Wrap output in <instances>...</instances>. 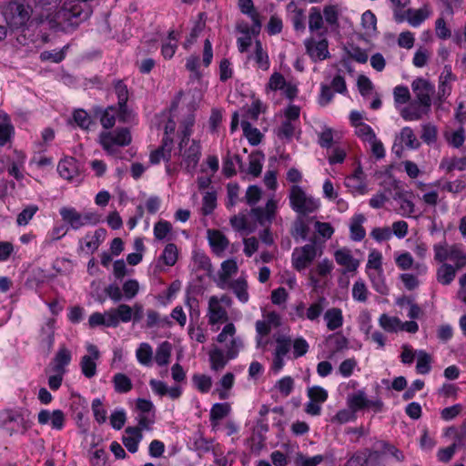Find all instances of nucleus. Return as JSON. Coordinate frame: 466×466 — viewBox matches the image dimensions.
<instances>
[{
    "label": "nucleus",
    "mask_w": 466,
    "mask_h": 466,
    "mask_svg": "<svg viewBox=\"0 0 466 466\" xmlns=\"http://www.w3.org/2000/svg\"><path fill=\"white\" fill-rule=\"evenodd\" d=\"M136 357L141 365L151 366L153 358L152 347L147 342L140 343L136 350Z\"/></svg>",
    "instance_id": "44"
},
{
    "label": "nucleus",
    "mask_w": 466,
    "mask_h": 466,
    "mask_svg": "<svg viewBox=\"0 0 466 466\" xmlns=\"http://www.w3.org/2000/svg\"><path fill=\"white\" fill-rule=\"evenodd\" d=\"M350 60H340L337 65L339 74L333 78L331 87L338 93L344 94L347 91L346 82L344 77L340 75L342 72L347 71L352 74L353 70L350 63Z\"/></svg>",
    "instance_id": "32"
},
{
    "label": "nucleus",
    "mask_w": 466,
    "mask_h": 466,
    "mask_svg": "<svg viewBox=\"0 0 466 466\" xmlns=\"http://www.w3.org/2000/svg\"><path fill=\"white\" fill-rule=\"evenodd\" d=\"M192 382L195 388L201 393H207L212 387V379L206 374H194L192 376Z\"/></svg>",
    "instance_id": "54"
},
{
    "label": "nucleus",
    "mask_w": 466,
    "mask_h": 466,
    "mask_svg": "<svg viewBox=\"0 0 466 466\" xmlns=\"http://www.w3.org/2000/svg\"><path fill=\"white\" fill-rule=\"evenodd\" d=\"M40 425H50L53 430L61 431L65 427L66 415L61 410H41L37 415Z\"/></svg>",
    "instance_id": "15"
},
{
    "label": "nucleus",
    "mask_w": 466,
    "mask_h": 466,
    "mask_svg": "<svg viewBox=\"0 0 466 466\" xmlns=\"http://www.w3.org/2000/svg\"><path fill=\"white\" fill-rule=\"evenodd\" d=\"M59 214L62 219L69 224L74 230L87 225H96L100 222V217L96 213L90 211L80 213L75 208L64 207L60 208Z\"/></svg>",
    "instance_id": "9"
},
{
    "label": "nucleus",
    "mask_w": 466,
    "mask_h": 466,
    "mask_svg": "<svg viewBox=\"0 0 466 466\" xmlns=\"http://www.w3.org/2000/svg\"><path fill=\"white\" fill-rule=\"evenodd\" d=\"M34 9L40 23L62 31L76 27L90 15L86 5L76 0H34Z\"/></svg>",
    "instance_id": "1"
},
{
    "label": "nucleus",
    "mask_w": 466,
    "mask_h": 466,
    "mask_svg": "<svg viewBox=\"0 0 466 466\" xmlns=\"http://www.w3.org/2000/svg\"><path fill=\"white\" fill-rule=\"evenodd\" d=\"M412 192L403 189H397L393 199L398 203V213L402 217L410 218L415 212V204L412 201Z\"/></svg>",
    "instance_id": "18"
},
{
    "label": "nucleus",
    "mask_w": 466,
    "mask_h": 466,
    "mask_svg": "<svg viewBox=\"0 0 466 466\" xmlns=\"http://www.w3.org/2000/svg\"><path fill=\"white\" fill-rule=\"evenodd\" d=\"M108 311V324L111 328H116L120 322L127 323L132 320L133 309L127 304H119L116 308Z\"/></svg>",
    "instance_id": "21"
},
{
    "label": "nucleus",
    "mask_w": 466,
    "mask_h": 466,
    "mask_svg": "<svg viewBox=\"0 0 466 466\" xmlns=\"http://www.w3.org/2000/svg\"><path fill=\"white\" fill-rule=\"evenodd\" d=\"M434 259L437 262L451 261L452 266L461 269L466 266V252L461 245L439 243L433 246Z\"/></svg>",
    "instance_id": "6"
},
{
    "label": "nucleus",
    "mask_w": 466,
    "mask_h": 466,
    "mask_svg": "<svg viewBox=\"0 0 466 466\" xmlns=\"http://www.w3.org/2000/svg\"><path fill=\"white\" fill-rule=\"evenodd\" d=\"M178 250L174 243H168L160 256L159 259L164 262L166 266H174L177 260Z\"/></svg>",
    "instance_id": "52"
},
{
    "label": "nucleus",
    "mask_w": 466,
    "mask_h": 466,
    "mask_svg": "<svg viewBox=\"0 0 466 466\" xmlns=\"http://www.w3.org/2000/svg\"><path fill=\"white\" fill-rule=\"evenodd\" d=\"M431 10L428 6L424 5L419 9L407 8L403 12V22L407 21L411 26H420L429 16Z\"/></svg>",
    "instance_id": "27"
},
{
    "label": "nucleus",
    "mask_w": 466,
    "mask_h": 466,
    "mask_svg": "<svg viewBox=\"0 0 466 466\" xmlns=\"http://www.w3.org/2000/svg\"><path fill=\"white\" fill-rule=\"evenodd\" d=\"M99 143L109 155H115L116 147H126L131 143V135L126 127L102 132L99 136Z\"/></svg>",
    "instance_id": "10"
},
{
    "label": "nucleus",
    "mask_w": 466,
    "mask_h": 466,
    "mask_svg": "<svg viewBox=\"0 0 466 466\" xmlns=\"http://www.w3.org/2000/svg\"><path fill=\"white\" fill-rule=\"evenodd\" d=\"M368 277L371 282L372 288L380 295H388L389 288L385 281V277L382 270L368 271Z\"/></svg>",
    "instance_id": "40"
},
{
    "label": "nucleus",
    "mask_w": 466,
    "mask_h": 466,
    "mask_svg": "<svg viewBox=\"0 0 466 466\" xmlns=\"http://www.w3.org/2000/svg\"><path fill=\"white\" fill-rule=\"evenodd\" d=\"M277 208V201L270 198L267 201L265 208H253L250 214L260 226L268 227L275 218Z\"/></svg>",
    "instance_id": "14"
},
{
    "label": "nucleus",
    "mask_w": 466,
    "mask_h": 466,
    "mask_svg": "<svg viewBox=\"0 0 466 466\" xmlns=\"http://www.w3.org/2000/svg\"><path fill=\"white\" fill-rule=\"evenodd\" d=\"M238 265L234 259H228L221 264V270L219 272V287L223 289H226V283L230 281V277L237 273Z\"/></svg>",
    "instance_id": "41"
},
{
    "label": "nucleus",
    "mask_w": 466,
    "mask_h": 466,
    "mask_svg": "<svg viewBox=\"0 0 466 466\" xmlns=\"http://www.w3.org/2000/svg\"><path fill=\"white\" fill-rule=\"evenodd\" d=\"M324 320L329 330L333 331L339 329L343 325L341 309L339 308L329 309L324 314Z\"/></svg>",
    "instance_id": "35"
},
{
    "label": "nucleus",
    "mask_w": 466,
    "mask_h": 466,
    "mask_svg": "<svg viewBox=\"0 0 466 466\" xmlns=\"http://www.w3.org/2000/svg\"><path fill=\"white\" fill-rule=\"evenodd\" d=\"M369 290L362 279H358L352 286V298L358 302H366L368 299Z\"/></svg>",
    "instance_id": "57"
},
{
    "label": "nucleus",
    "mask_w": 466,
    "mask_h": 466,
    "mask_svg": "<svg viewBox=\"0 0 466 466\" xmlns=\"http://www.w3.org/2000/svg\"><path fill=\"white\" fill-rule=\"evenodd\" d=\"M172 345L168 341H163L156 350L155 360L158 366H167L170 361Z\"/></svg>",
    "instance_id": "43"
},
{
    "label": "nucleus",
    "mask_w": 466,
    "mask_h": 466,
    "mask_svg": "<svg viewBox=\"0 0 466 466\" xmlns=\"http://www.w3.org/2000/svg\"><path fill=\"white\" fill-rule=\"evenodd\" d=\"M393 13V19L396 23H403V12L408 8L410 0H389Z\"/></svg>",
    "instance_id": "48"
},
{
    "label": "nucleus",
    "mask_w": 466,
    "mask_h": 466,
    "mask_svg": "<svg viewBox=\"0 0 466 466\" xmlns=\"http://www.w3.org/2000/svg\"><path fill=\"white\" fill-rule=\"evenodd\" d=\"M238 164L241 167V158L238 155L229 156L223 160L222 171L227 177H231L236 174L235 165Z\"/></svg>",
    "instance_id": "56"
},
{
    "label": "nucleus",
    "mask_w": 466,
    "mask_h": 466,
    "mask_svg": "<svg viewBox=\"0 0 466 466\" xmlns=\"http://www.w3.org/2000/svg\"><path fill=\"white\" fill-rule=\"evenodd\" d=\"M32 8L25 0H14L3 7V15L7 25L14 29L24 27L30 18Z\"/></svg>",
    "instance_id": "5"
},
{
    "label": "nucleus",
    "mask_w": 466,
    "mask_h": 466,
    "mask_svg": "<svg viewBox=\"0 0 466 466\" xmlns=\"http://www.w3.org/2000/svg\"><path fill=\"white\" fill-rule=\"evenodd\" d=\"M106 238V230L99 228L93 234L86 233L85 237L79 239V249L86 253H94L104 242Z\"/></svg>",
    "instance_id": "16"
},
{
    "label": "nucleus",
    "mask_w": 466,
    "mask_h": 466,
    "mask_svg": "<svg viewBox=\"0 0 466 466\" xmlns=\"http://www.w3.org/2000/svg\"><path fill=\"white\" fill-rule=\"evenodd\" d=\"M179 39V33L175 30H171L168 33L167 39L162 43L161 53L164 58H172L176 53L177 47V42Z\"/></svg>",
    "instance_id": "39"
},
{
    "label": "nucleus",
    "mask_w": 466,
    "mask_h": 466,
    "mask_svg": "<svg viewBox=\"0 0 466 466\" xmlns=\"http://www.w3.org/2000/svg\"><path fill=\"white\" fill-rule=\"evenodd\" d=\"M208 323L215 325L228 319V313L225 308L219 304L218 298L212 296L208 301Z\"/></svg>",
    "instance_id": "25"
},
{
    "label": "nucleus",
    "mask_w": 466,
    "mask_h": 466,
    "mask_svg": "<svg viewBox=\"0 0 466 466\" xmlns=\"http://www.w3.org/2000/svg\"><path fill=\"white\" fill-rule=\"evenodd\" d=\"M248 287V281L244 277H239L226 283V289H231L241 303H247L249 299Z\"/></svg>",
    "instance_id": "31"
},
{
    "label": "nucleus",
    "mask_w": 466,
    "mask_h": 466,
    "mask_svg": "<svg viewBox=\"0 0 466 466\" xmlns=\"http://www.w3.org/2000/svg\"><path fill=\"white\" fill-rule=\"evenodd\" d=\"M412 91L416 96V100L420 101L426 106H431V96L434 92V86L426 79L416 78L411 84Z\"/></svg>",
    "instance_id": "19"
},
{
    "label": "nucleus",
    "mask_w": 466,
    "mask_h": 466,
    "mask_svg": "<svg viewBox=\"0 0 466 466\" xmlns=\"http://www.w3.org/2000/svg\"><path fill=\"white\" fill-rule=\"evenodd\" d=\"M291 348L293 349L292 358L299 359L307 354L309 345L304 338L298 337L292 340Z\"/></svg>",
    "instance_id": "60"
},
{
    "label": "nucleus",
    "mask_w": 466,
    "mask_h": 466,
    "mask_svg": "<svg viewBox=\"0 0 466 466\" xmlns=\"http://www.w3.org/2000/svg\"><path fill=\"white\" fill-rule=\"evenodd\" d=\"M275 388L282 396L288 397L294 389V380L290 376H285L276 382Z\"/></svg>",
    "instance_id": "62"
},
{
    "label": "nucleus",
    "mask_w": 466,
    "mask_h": 466,
    "mask_svg": "<svg viewBox=\"0 0 466 466\" xmlns=\"http://www.w3.org/2000/svg\"><path fill=\"white\" fill-rule=\"evenodd\" d=\"M322 254V248L316 240L310 241L300 248H296L291 255V262L293 268L301 271L308 268L317 257Z\"/></svg>",
    "instance_id": "8"
},
{
    "label": "nucleus",
    "mask_w": 466,
    "mask_h": 466,
    "mask_svg": "<svg viewBox=\"0 0 466 466\" xmlns=\"http://www.w3.org/2000/svg\"><path fill=\"white\" fill-rule=\"evenodd\" d=\"M437 127L431 123L422 125L420 137L424 143L428 145L435 143L437 140Z\"/></svg>",
    "instance_id": "63"
},
{
    "label": "nucleus",
    "mask_w": 466,
    "mask_h": 466,
    "mask_svg": "<svg viewBox=\"0 0 466 466\" xmlns=\"http://www.w3.org/2000/svg\"><path fill=\"white\" fill-rule=\"evenodd\" d=\"M345 185L354 193L360 195L367 193L366 177L360 166L354 170L353 174L345 178Z\"/></svg>",
    "instance_id": "23"
},
{
    "label": "nucleus",
    "mask_w": 466,
    "mask_h": 466,
    "mask_svg": "<svg viewBox=\"0 0 466 466\" xmlns=\"http://www.w3.org/2000/svg\"><path fill=\"white\" fill-rule=\"evenodd\" d=\"M299 115L300 107L299 106L289 105L285 108L284 119L274 129L275 135L280 141L289 143L300 135Z\"/></svg>",
    "instance_id": "3"
},
{
    "label": "nucleus",
    "mask_w": 466,
    "mask_h": 466,
    "mask_svg": "<svg viewBox=\"0 0 466 466\" xmlns=\"http://www.w3.org/2000/svg\"><path fill=\"white\" fill-rule=\"evenodd\" d=\"M431 106H426L420 101L414 100L400 110V116L406 121H416L427 115Z\"/></svg>",
    "instance_id": "22"
},
{
    "label": "nucleus",
    "mask_w": 466,
    "mask_h": 466,
    "mask_svg": "<svg viewBox=\"0 0 466 466\" xmlns=\"http://www.w3.org/2000/svg\"><path fill=\"white\" fill-rule=\"evenodd\" d=\"M217 207V194L215 191H208L202 199L201 212L207 216L211 214Z\"/></svg>",
    "instance_id": "58"
},
{
    "label": "nucleus",
    "mask_w": 466,
    "mask_h": 466,
    "mask_svg": "<svg viewBox=\"0 0 466 466\" xmlns=\"http://www.w3.org/2000/svg\"><path fill=\"white\" fill-rule=\"evenodd\" d=\"M0 426L12 435L14 432L25 433L30 428V423L20 410H4L0 411Z\"/></svg>",
    "instance_id": "11"
},
{
    "label": "nucleus",
    "mask_w": 466,
    "mask_h": 466,
    "mask_svg": "<svg viewBox=\"0 0 466 466\" xmlns=\"http://www.w3.org/2000/svg\"><path fill=\"white\" fill-rule=\"evenodd\" d=\"M172 141L163 138L162 146L150 154L151 164H158L161 160L169 161L171 156Z\"/></svg>",
    "instance_id": "38"
},
{
    "label": "nucleus",
    "mask_w": 466,
    "mask_h": 466,
    "mask_svg": "<svg viewBox=\"0 0 466 466\" xmlns=\"http://www.w3.org/2000/svg\"><path fill=\"white\" fill-rule=\"evenodd\" d=\"M195 122V116L188 112L181 122V139L178 144V153L182 157L181 165L186 171L193 175L201 157V146L197 140H190L191 127Z\"/></svg>",
    "instance_id": "2"
},
{
    "label": "nucleus",
    "mask_w": 466,
    "mask_h": 466,
    "mask_svg": "<svg viewBox=\"0 0 466 466\" xmlns=\"http://www.w3.org/2000/svg\"><path fill=\"white\" fill-rule=\"evenodd\" d=\"M307 54L311 58H328L329 57V43L324 37V33L319 34V38L310 37L304 42Z\"/></svg>",
    "instance_id": "13"
},
{
    "label": "nucleus",
    "mask_w": 466,
    "mask_h": 466,
    "mask_svg": "<svg viewBox=\"0 0 466 466\" xmlns=\"http://www.w3.org/2000/svg\"><path fill=\"white\" fill-rule=\"evenodd\" d=\"M400 139L410 149H417L420 147V142L410 127H405L401 129Z\"/></svg>",
    "instance_id": "53"
},
{
    "label": "nucleus",
    "mask_w": 466,
    "mask_h": 466,
    "mask_svg": "<svg viewBox=\"0 0 466 466\" xmlns=\"http://www.w3.org/2000/svg\"><path fill=\"white\" fill-rule=\"evenodd\" d=\"M115 91L117 96V117L121 122H128L131 119V111L127 106L128 100L127 87L122 81L118 80L115 84Z\"/></svg>",
    "instance_id": "17"
},
{
    "label": "nucleus",
    "mask_w": 466,
    "mask_h": 466,
    "mask_svg": "<svg viewBox=\"0 0 466 466\" xmlns=\"http://www.w3.org/2000/svg\"><path fill=\"white\" fill-rule=\"evenodd\" d=\"M241 346L240 339H233L226 345V352L217 346L211 349L208 352L211 370L216 372L222 370L229 360L238 356Z\"/></svg>",
    "instance_id": "7"
},
{
    "label": "nucleus",
    "mask_w": 466,
    "mask_h": 466,
    "mask_svg": "<svg viewBox=\"0 0 466 466\" xmlns=\"http://www.w3.org/2000/svg\"><path fill=\"white\" fill-rule=\"evenodd\" d=\"M366 218L362 214H357L351 218L350 225V238L354 241H360L366 236V231L362 226Z\"/></svg>",
    "instance_id": "36"
},
{
    "label": "nucleus",
    "mask_w": 466,
    "mask_h": 466,
    "mask_svg": "<svg viewBox=\"0 0 466 466\" xmlns=\"http://www.w3.org/2000/svg\"><path fill=\"white\" fill-rule=\"evenodd\" d=\"M55 324L54 319H48L41 327L39 333L40 345L48 351L53 348L55 342Z\"/></svg>",
    "instance_id": "29"
},
{
    "label": "nucleus",
    "mask_w": 466,
    "mask_h": 466,
    "mask_svg": "<svg viewBox=\"0 0 466 466\" xmlns=\"http://www.w3.org/2000/svg\"><path fill=\"white\" fill-rule=\"evenodd\" d=\"M292 339L289 336L279 335L276 338V348L273 351V359L270 370L278 374L285 366L284 358L290 351Z\"/></svg>",
    "instance_id": "12"
},
{
    "label": "nucleus",
    "mask_w": 466,
    "mask_h": 466,
    "mask_svg": "<svg viewBox=\"0 0 466 466\" xmlns=\"http://www.w3.org/2000/svg\"><path fill=\"white\" fill-rule=\"evenodd\" d=\"M14 134V127L7 114L0 112V146H5Z\"/></svg>",
    "instance_id": "42"
},
{
    "label": "nucleus",
    "mask_w": 466,
    "mask_h": 466,
    "mask_svg": "<svg viewBox=\"0 0 466 466\" xmlns=\"http://www.w3.org/2000/svg\"><path fill=\"white\" fill-rule=\"evenodd\" d=\"M89 355L82 357L80 361L82 373L88 379L96 374V360L99 359V350L96 345L89 344L86 347Z\"/></svg>",
    "instance_id": "20"
},
{
    "label": "nucleus",
    "mask_w": 466,
    "mask_h": 466,
    "mask_svg": "<svg viewBox=\"0 0 466 466\" xmlns=\"http://www.w3.org/2000/svg\"><path fill=\"white\" fill-rule=\"evenodd\" d=\"M238 5L240 12L251 19L252 32H259L261 28L260 15L255 9L253 0H238Z\"/></svg>",
    "instance_id": "28"
},
{
    "label": "nucleus",
    "mask_w": 466,
    "mask_h": 466,
    "mask_svg": "<svg viewBox=\"0 0 466 466\" xmlns=\"http://www.w3.org/2000/svg\"><path fill=\"white\" fill-rule=\"evenodd\" d=\"M57 171L61 177L66 180H72L78 175V167L74 157H66L59 161Z\"/></svg>",
    "instance_id": "33"
},
{
    "label": "nucleus",
    "mask_w": 466,
    "mask_h": 466,
    "mask_svg": "<svg viewBox=\"0 0 466 466\" xmlns=\"http://www.w3.org/2000/svg\"><path fill=\"white\" fill-rule=\"evenodd\" d=\"M241 127L243 129L244 136L247 137L250 145L257 146L260 143L262 134L257 127H253L251 124L245 119L241 121Z\"/></svg>",
    "instance_id": "45"
},
{
    "label": "nucleus",
    "mask_w": 466,
    "mask_h": 466,
    "mask_svg": "<svg viewBox=\"0 0 466 466\" xmlns=\"http://www.w3.org/2000/svg\"><path fill=\"white\" fill-rule=\"evenodd\" d=\"M334 258L336 262L344 268V274L355 272L360 266V261L353 258L350 249L345 248L336 250Z\"/></svg>",
    "instance_id": "24"
},
{
    "label": "nucleus",
    "mask_w": 466,
    "mask_h": 466,
    "mask_svg": "<svg viewBox=\"0 0 466 466\" xmlns=\"http://www.w3.org/2000/svg\"><path fill=\"white\" fill-rule=\"evenodd\" d=\"M289 200L290 208L299 215H308L317 211L320 206L319 199L308 194L302 187L293 185L289 188Z\"/></svg>",
    "instance_id": "4"
},
{
    "label": "nucleus",
    "mask_w": 466,
    "mask_h": 466,
    "mask_svg": "<svg viewBox=\"0 0 466 466\" xmlns=\"http://www.w3.org/2000/svg\"><path fill=\"white\" fill-rule=\"evenodd\" d=\"M208 239L212 250L216 254L222 253L228 246V240L219 230L208 229Z\"/></svg>",
    "instance_id": "34"
},
{
    "label": "nucleus",
    "mask_w": 466,
    "mask_h": 466,
    "mask_svg": "<svg viewBox=\"0 0 466 466\" xmlns=\"http://www.w3.org/2000/svg\"><path fill=\"white\" fill-rule=\"evenodd\" d=\"M349 408L354 412L366 409L367 395L364 390H360L348 398Z\"/></svg>",
    "instance_id": "47"
},
{
    "label": "nucleus",
    "mask_w": 466,
    "mask_h": 466,
    "mask_svg": "<svg viewBox=\"0 0 466 466\" xmlns=\"http://www.w3.org/2000/svg\"><path fill=\"white\" fill-rule=\"evenodd\" d=\"M71 358L70 350L66 347H60L53 360V370L56 373H65L66 367L70 363Z\"/></svg>",
    "instance_id": "37"
},
{
    "label": "nucleus",
    "mask_w": 466,
    "mask_h": 466,
    "mask_svg": "<svg viewBox=\"0 0 466 466\" xmlns=\"http://www.w3.org/2000/svg\"><path fill=\"white\" fill-rule=\"evenodd\" d=\"M324 19L319 7H311L309 15V29L315 32L323 28Z\"/></svg>",
    "instance_id": "50"
},
{
    "label": "nucleus",
    "mask_w": 466,
    "mask_h": 466,
    "mask_svg": "<svg viewBox=\"0 0 466 466\" xmlns=\"http://www.w3.org/2000/svg\"><path fill=\"white\" fill-rule=\"evenodd\" d=\"M142 439L143 433L140 432V429L127 427L125 430V435L122 438V441L129 452L136 453Z\"/></svg>",
    "instance_id": "30"
},
{
    "label": "nucleus",
    "mask_w": 466,
    "mask_h": 466,
    "mask_svg": "<svg viewBox=\"0 0 466 466\" xmlns=\"http://www.w3.org/2000/svg\"><path fill=\"white\" fill-rule=\"evenodd\" d=\"M203 13H200L198 15V19L195 22L188 36L186 38L184 42L185 48L190 47L196 42L200 33L204 30L206 24L205 21L203 20Z\"/></svg>",
    "instance_id": "46"
},
{
    "label": "nucleus",
    "mask_w": 466,
    "mask_h": 466,
    "mask_svg": "<svg viewBox=\"0 0 466 466\" xmlns=\"http://www.w3.org/2000/svg\"><path fill=\"white\" fill-rule=\"evenodd\" d=\"M112 382L115 390L118 393H127L132 390V381L126 374H115Z\"/></svg>",
    "instance_id": "49"
},
{
    "label": "nucleus",
    "mask_w": 466,
    "mask_h": 466,
    "mask_svg": "<svg viewBox=\"0 0 466 466\" xmlns=\"http://www.w3.org/2000/svg\"><path fill=\"white\" fill-rule=\"evenodd\" d=\"M441 265L436 269V280L442 286L451 285L456 278L460 268L448 262H439Z\"/></svg>",
    "instance_id": "26"
},
{
    "label": "nucleus",
    "mask_w": 466,
    "mask_h": 466,
    "mask_svg": "<svg viewBox=\"0 0 466 466\" xmlns=\"http://www.w3.org/2000/svg\"><path fill=\"white\" fill-rule=\"evenodd\" d=\"M400 319L397 317H390L387 314H382L380 317V326L388 332H397L400 328Z\"/></svg>",
    "instance_id": "55"
},
{
    "label": "nucleus",
    "mask_w": 466,
    "mask_h": 466,
    "mask_svg": "<svg viewBox=\"0 0 466 466\" xmlns=\"http://www.w3.org/2000/svg\"><path fill=\"white\" fill-rule=\"evenodd\" d=\"M324 461L323 455H315L313 457H307L301 453L297 455V466H318Z\"/></svg>",
    "instance_id": "64"
},
{
    "label": "nucleus",
    "mask_w": 466,
    "mask_h": 466,
    "mask_svg": "<svg viewBox=\"0 0 466 466\" xmlns=\"http://www.w3.org/2000/svg\"><path fill=\"white\" fill-rule=\"evenodd\" d=\"M446 435H453L455 441L453 444L456 447L466 448V421L463 422L458 429L455 427H450L446 431Z\"/></svg>",
    "instance_id": "51"
},
{
    "label": "nucleus",
    "mask_w": 466,
    "mask_h": 466,
    "mask_svg": "<svg viewBox=\"0 0 466 466\" xmlns=\"http://www.w3.org/2000/svg\"><path fill=\"white\" fill-rule=\"evenodd\" d=\"M264 157L259 154H252L248 157V173L253 177H258L262 170Z\"/></svg>",
    "instance_id": "59"
},
{
    "label": "nucleus",
    "mask_w": 466,
    "mask_h": 466,
    "mask_svg": "<svg viewBox=\"0 0 466 466\" xmlns=\"http://www.w3.org/2000/svg\"><path fill=\"white\" fill-rule=\"evenodd\" d=\"M368 271L382 270V255L380 251L373 249L368 256V262L366 265Z\"/></svg>",
    "instance_id": "61"
}]
</instances>
